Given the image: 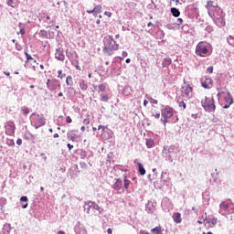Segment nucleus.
Listing matches in <instances>:
<instances>
[{"instance_id": "393cba45", "label": "nucleus", "mask_w": 234, "mask_h": 234, "mask_svg": "<svg viewBox=\"0 0 234 234\" xmlns=\"http://www.w3.org/2000/svg\"><path fill=\"white\" fill-rule=\"evenodd\" d=\"M172 218L176 224H180L182 222V214L176 212L173 214Z\"/></svg>"}, {"instance_id": "13d9d810", "label": "nucleus", "mask_w": 234, "mask_h": 234, "mask_svg": "<svg viewBox=\"0 0 234 234\" xmlns=\"http://www.w3.org/2000/svg\"><path fill=\"white\" fill-rule=\"evenodd\" d=\"M66 122H67L68 123H70V122H72V118H70V116H67V117H66Z\"/></svg>"}, {"instance_id": "603ef678", "label": "nucleus", "mask_w": 234, "mask_h": 234, "mask_svg": "<svg viewBox=\"0 0 234 234\" xmlns=\"http://www.w3.org/2000/svg\"><path fill=\"white\" fill-rule=\"evenodd\" d=\"M207 72H208V74H213V66L208 67Z\"/></svg>"}, {"instance_id": "1a4fd4ad", "label": "nucleus", "mask_w": 234, "mask_h": 234, "mask_svg": "<svg viewBox=\"0 0 234 234\" xmlns=\"http://www.w3.org/2000/svg\"><path fill=\"white\" fill-rule=\"evenodd\" d=\"M107 90V83H101L98 85V93L100 94L101 101H109V95L103 93Z\"/></svg>"}, {"instance_id": "412c9836", "label": "nucleus", "mask_w": 234, "mask_h": 234, "mask_svg": "<svg viewBox=\"0 0 234 234\" xmlns=\"http://www.w3.org/2000/svg\"><path fill=\"white\" fill-rule=\"evenodd\" d=\"M102 7L101 5H96L92 10H87V14H92L94 17H98V14H101Z\"/></svg>"}, {"instance_id": "f3484780", "label": "nucleus", "mask_w": 234, "mask_h": 234, "mask_svg": "<svg viewBox=\"0 0 234 234\" xmlns=\"http://www.w3.org/2000/svg\"><path fill=\"white\" fill-rule=\"evenodd\" d=\"M76 133H78V131L76 130L68 131L67 133L68 140H70L71 142H77V140L80 138V135Z\"/></svg>"}, {"instance_id": "864d4df0", "label": "nucleus", "mask_w": 234, "mask_h": 234, "mask_svg": "<svg viewBox=\"0 0 234 234\" xmlns=\"http://www.w3.org/2000/svg\"><path fill=\"white\" fill-rule=\"evenodd\" d=\"M104 16H107L108 17H112V13H111L109 11H105Z\"/></svg>"}, {"instance_id": "cd10ccee", "label": "nucleus", "mask_w": 234, "mask_h": 234, "mask_svg": "<svg viewBox=\"0 0 234 234\" xmlns=\"http://www.w3.org/2000/svg\"><path fill=\"white\" fill-rule=\"evenodd\" d=\"M7 6L11 8H17L19 6V0H6Z\"/></svg>"}, {"instance_id": "37998d69", "label": "nucleus", "mask_w": 234, "mask_h": 234, "mask_svg": "<svg viewBox=\"0 0 234 234\" xmlns=\"http://www.w3.org/2000/svg\"><path fill=\"white\" fill-rule=\"evenodd\" d=\"M0 206L1 207H5V206H6V198L5 197L0 198Z\"/></svg>"}, {"instance_id": "e2e57ef3", "label": "nucleus", "mask_w": 234, "mask_h": 234, "mask_svg": "<svg viewBox=\"0 0 234 234\" xmlns=\"http://www.w3.org/2000/svg\"><path fill=\"white\" fill-rule=\"evenodd\" d=\"M7 144L8 145H15L14 140H9Z\"/></svg>"}, {"instance_id": "5fc2aeb1", "label": "nucleus", "mask_w": 234, "mask_h": 234, "mask_svg": "<svg viewBox=\"0 0 234 234\" xmlns=\"http://www.w3.org/2000/svg\"><path fill=\"white\" fill-rule=\"evenodd\" d=\"M67 147H68L69 151H72V149H74V145H72L70 144H68Z\"/></svg>"}, {"instance_id": "680f3d73", "label": "nucleus", "mask_w": 234, "mask_h": 234, "mask_svg": "<svg viewBox=\"0 0 234 234\" xmlns=\"http://www.w3.org/2000/svg\"><path fill=\"white\" fill-rule=\"evenodd\" d=\"M149 104V100H144V107H147V105Z\"/></svg>"}, {"instance_id": "473e14b6", "label": "nucleus", "mask_w": 234, "mask_h": 234, "mask_svg": "<svg viewBox=\"0 0 234 234\" xmlns=\"http://www.w3.org/2000/svg\"><path fill=\"white\" fill-rule=\"evenodd\" d=\"M69 61H71V64L77 70H81V67H80V60L78 58H73Z\"/></svg>"}, {"instance_id": "aec40b11", "label": "nucleus", "mask_w": 234, "mask_h": 234, "mask_svg": "<svg viewBox=\"0 0 234 234\" xmlns=\"http://www.w3.org/2000/svg\"><path fill=\"white\" fill-rule=\"evenodd\" d=\"M75 232L77 234H87V229L80 222H78L75 226Z\"/></svg>"}, {"instance_id": "a19ab883", "label": "nucleus", "mask_w": 234, "mask_h": 234, "mask_svg": "<svg viewBox=\"0 0 234 234\" xmlns=\"http://www.w3.org/2000/svg\"><path fill=\"white\" fill-rule=\"evenodd\" d=\"M79 154L81 160H85V158H87V151L85 150H80Z\"/></svg>"}, {"instance_id": "8fccbe9b", "label": "nucleus", "mask_w": 234, "mask_h": 234, "mask_svg": "<svg viewBox=\"0 0 234 234\" xmlns=\"http://www.w3.org/2000/svg\"><path fill=\"white\" fill-rule=\"evenodd\" d=\"M152 116L155 118V120H160V112L153 113Z\"/></svg>"}, {"instance_id": "7c9ffc66", "label": "nucleus", "mask_w": 234, "mask_h": 234, "mask_svg": "<svg viewBox=\"0 0 234 234\" xmlns=\"http://www.w3.org/2000/svg\"><path fill=\"white\" fill-rule=\"evenodd\" d=\"M176 101H177L178 106L180 107V109H182V111H186V101L184 99L178 97L176 99Z\"/></svg>"}, {"instance_id": "f8f14e48", "label": "nucleus", "mask_w": 234, "mask_h": 234, "mask_svg": "<svg viewBox=\"0 0 234 234\" xmlns=\"http://www.w3.org/2000/svg\"><path fill=\"white\" fill-rule=\"evenodd\" d=\"M112 188L114 189V191H117V193H124L125 190L123 189V181L120 178H114L113 179V185Z\"/></svg>"}, {"instance_id": "c9c22d12", "label": "nucleus", "mask_w": 234, "mask_h": 234, "mask_svg": "<svg viewBox=\"0 0 234 234\" xmlns=\"http://www.w3.org/2000/svg\"><path fill=\"white\" fill-rule=\"evenodd\" d=\"M154 140L153 139H146V147L148 149H153V147H154Z\"/></svg>"}, {"instance_id": "052dcab7", "label": "nucleus", "mask_w": 234, "mask_h": 234, "mask_svg": "<svg viewBox=\"0 0 234 234\" xmlns=\"http://www.w3.org/2000/svg\"><path fill=\"white\" fill-rule=\"evenodd\" d=\"M16 144H17V145H22L23 140L22 139H17Z\"/></svg>"}, {"instance_id": "20e7f679", "label": "nucleus", "mask_w": 234, "mask_h": 234, "mask_svg": "<svg viewBox=\"0 0 234 234\" xmlns=\"http://www.w3.org/2000/svg\"><path fill=\"white\" fill-rule=\"evenodd\" d=\"M118 44L116 40L112 37V36H108L104 38V52L108 54V56H112L116 50H118Z\"/></svg>"}, {"instance_id": "3c124183", "label": "nucleus", "mask_w": 234, "mask_h": 234, "mask_svg": "<svg viewBox=\"0 0 234 234\" xmlns=\"http://www.w3.org/2000/svg\"><path fill=\"white\" fill-rule=\"evenodd\" d=\"M182 23H184V20L182 18H177L176 25H178V27H180V25H182Z\"/></svg>"}, {"instance_id": "bb28decb", "label": "nucleus", "mask_w": 234, "mask_h": 234, "mask_svg": "<svg viewBox=\"0 0 234 234\" xmlns=\"http://www.w3.org/2000/svg\"><path fill=\"white\" fill-rule=\"evenodd\" d=\"M66 85L69 87L68 88V90H72V85H74V80L72 79V76L69 75L67 78H66Z\"/></svg>"}, {"instance_id": "a878e982", "label": "nucleus", "mask_w": 234, "mask_h": 234, "mask_svg": "<svg viewBox=\"0 0 234 234\" xmlns=\"http://www.w3.org/2000/svg\"><path fill=\"white\" fill-rule=\"evenodd\" d=\"M20 204L23 209H27L28 207V197L27 196L21 197Z\"/></svg>"}, {"instance_id": "4468645a", "label": "nucleus", "mask_w": 234, "mask_h": 234, "mask_svg": "<svg viewBox=\"0 0 234 234\" xmlns=\"http://www.w3.org/2000/svg\"><path fill=\"white\" fill-rule=\"evenodd\" d=\"M217 222H218V219L214 216H209L204 219V224L207 228H215V226H217Z\"/></svg>"}, {"instance_id": "4be33fe9", "label": "nucleus", "mask_w": 234, "mask_h": 234, "mask_svg": "<svg viewBox=\"0 0 234 234\" xmlns=\"http://www.w3.org/2000/svg\"><path fill=\"white\" fill-rule=\"evenodd\" d=\"M78 85H79L80 90L85 91L89 89V83H87V80H85L83 79L79 80Z\"/></svg>"}, {"instance_id": "f03ea898", "label": "nucleus", "mask_w": 234, "mask_h": 234, "mask_svg": "<svg viewBox=\"0 0 234 234\" xmlns=\"http://www.w3.org/2000/svg\"><path fill=\"white\" fill-rule=\"evenodd\" d=\"M176 122H178V116L175 109L165 106L161 110V122L165 127L167 123H176Z\"/></svg>"}, {"instance_id": "4d7b16f0", "label": "nucleus", "mask_w": 234, "mask_h": 234, "mask_svg": "<svg viewBox=\"0 0 234 234\" xmlns=\"http://www.w3.org/2000/svg\"><path fill=\"white\" fill-rule=\"evenodd\" d=\"M101 129H102V131H105L107 129V126L99 125L98 131H100Z\"/></svg>"}, {"instance_id": "a18cd8bd", "label": "nucleus", "mask_w": 234, "mask_h": 234, "mask_svg": "<svg viewBox=\"0 0 234 234\" xmlns=\"http://www.w3.org/2000/svg\"><path fill=\"white\" fill-rule=\"evenodd\" d=\"M157 34H158L160 39L164 38L165 36V33H164V30H159V31L157 32Z\"/></svg>"}, {"instance_id": "7ed1b4c3", "label": "nucleus", "mask_w": 234, "mask_h": 234, "mask_svg": "<svg viewBox=\"0 0 234 234\" xmlns=\"http://www.w3.org/2000/svg\"><path fill=\"white\" fill-rule=\"evenodd\" d=\"M213 54V46L207 41H200L196 46V55L199 58H209Z\"/></svg>"}, {"instance_id": "ddd939ff", "label": "nucleus", "mask_w": 234, "mask_h": 234, "mask_svg": "<svg viewBox=\"0 0 234 234\" xmlns=\"http://www.w3.org/2000/svg\"><path fill=\"white\" fill-rule=\"evenodd\" d=\"M5 134L8 136H14V134H16V124L12 121L5 122Z\"/></svg>"}, {"instance_id": "09e8293b", "label": "nucleus", "mask_w": 234, "mask_h": 234, "mask_svg": "<svg viewBox=\"0 0 234 234\" xmlns=\"http://www.w3.org/2000/svg\"><path fill=\"white\" fill-rule=\"evenodd\" d=\"M89 123H90V119H89V117H87L86 119L83 120V124L89 125Z\"/></svg>"}, {"instance_id": "ea45409f", "label": "nucleus", "mask_w": 234, "mask_h": 234, "mask_svg": "<svg viewBox=\"0 0 234 234\" xmlns=\"http://www.w3.org/2000/svg\"><path fill=\"white\" fill-rule=\"evenodd\" d=\"M67 77V74L63 73V70L59 69L58 70V78L59 80H63Z\"/></svg>"}, {"instance_id": "774afa93", "label": "nucleus", "mask_w": 234, "mask_h": 234, "mask_svg": "<svg viewBox=\"0 0 234 234\" xmlns=\"http://www.w3.org/2000/svg\"><path fill=\"white\" fill-rule=\"evenodd\" d=\"M57 234H66V233L63 230H59Z\"/></svg>"}, {"instance_id": "0eeeda50", "label": "nucleus", "mask_w": 234, "mask_h": 234, "mask_svg": "<svg viewBox=\"0 0 234 234\" xmlns=\"http://www.w3.org/2000/svg\"><path fill=\"white\" fill-rule=\"evenodd\" d=\"M30 122L31 125L35 127V129H39V127H43V125L47 123L45 117L37 113H32L30 115Z\"/></svg>"}, {"instance_id": "b1692460", "label": "nucleus", "mask_w": 234, "mask_h": 234, "mask_svg": "<svg viewBox=\"0 0 234 234\" xmlns=\"http://www.w3.org/2000/svg\"><path fill=\"white\" fill-rule=\"evenodd\" d=\"M133 164H136V165H138L139 175H141V176H144V175H145V168L144 167V165H142V163L138 162L137 159H135L133 161Z\"/></svg>"}, {"instance_id": "f704fd0d", "label": "nucleus", "mask_w": 234, "mask_h": 234, "mask_svg": "<svg viewBox=\"0 0 234 234\" xmlns=\"http://www.w3.org/2000/svg\"><path fill=\"white\" fill-rule=\"evenodd\" d=\"M145 99L148 100V101H150V103H152L153 105H158V101L151 97L149 94L145 95Z\"/></svg>"}, {"instance_id": "9b49d317", "label": "nucleus", "mask_w": 234, "mask_h": 234, "mask_svg": "<svg viewBox=\"0 0 234 234\" xmlns=\"http://www.w3.org/2000/svg\"><path fill=\"white\" fill-rule=\"evenodd\" d=\"M90 209H95V211H100V206L93 201H86L84 203V212L89 215Z\"/></svg>"}, {"instance_id": "6e6d98bb", "label": "nucleus", "mask_w": 234, "mask_h": 234, "mask_svg": "<svg viewBox=\"0 0 234 234\" xmlns=\"http://www.w3.org/2000/svg\"><path fill=\"white\" fill-rule=\"evenodd\" d=\"M23 112L24 114H28V112H30V110L28 108H24Z\"/></svg>"}, {"instance_id": "58836bf2", "label": "nucleus", "mask_w": 234, "mask_h": 234, "mask_svg": "<svg viewBox=\"0 0 234 234\" xmlns=\"http://www.w3.org/2000/svg\"><path fill=\"white\" fill-rule=\"evenodd\" d=\"M151 232L154 233V234H164L162 232V228L161 227H155V228L152 229Z\"/></svg>"}, {"instance_id": "c03bdc74", "label": "nucleus", "mask_w": 234, "mask_h": 234, "mask_svg": "<svg viewBox=\"0 0 234 234\" xmlns=\"http://www.w3.org/2000/svg\"><path fill=\"white\" fill-rule=\"evenodd\" d=\"M48 36V33H47V30H40L39 32V37H47Z\"/></svg>"}, {"instance_id": "bf43d9fd", "label": "nucleus", "mask_w": 234, "mask_h": 234, "mask_svg": "<svg viewBox=\"0 0 234 234\" xmlns=\"http://www.w3.org/2000/svg\"><path fill=\"white\" fill-rule=\"evenodd\" d=\"M16 50L19 51V50H21L23 48L21 47V45L16 43Z\"/></svg>"}, {"instance_id": "6ab92c4d", "label": "nucleus", "mask_w": 234, "mask_h": 234, "mask_svg": "<svg viewBox=\"0 0 234 234\" xmlns=\"http://www.w3.org/2000/svg\"><path fill=\"white\" fill-rule=\"evenodd\" d=\"M55 58L58 61H65V53L63 51V48H58L56 49Z\"/></svg>"}, {"instance_id": "39448f33", "label": "nucleus", "mask_w": 234, "mask_h": 234, "mask_svg": "<svg viewBox=\"0 0 234 234\" xmlns=\"http://www.w3.org/2000/svg\"><path fill=\"white\" fill-rule=\"evenodd\" d=\"M233 202L230 199H227L219 204L218 213L219 215L226 217V215H231V213H233Z\"/></svg>"}, {"instance_id": "6e6552de", "label": "nucleus", "mask_w": 234, "mask_h": 234, "mask_svg": "<svg viewBox=\"0 0 234 234\" xmlns=\"http://www.w3.org/2000/svg\"><path fill=\"white\" fill-rule=\"evenodd\" d=\"M193 87H190L188 84H185L181 88V98L185 101H187L188 100H191L193 98Z\"/></svg>"}, {"instance_id": "c85d7f7f", "label": "nucleus", "mask_w": 234, "mask_h": 234, "mask_svg": "<svg viewBox=\"0 0 234 234\" xmlns=\"http://www.w3.org/2000/svg\"><path fill=\"white\" fill-rule=\"evenodd\" d=\"M173 63L171 58H165L162 62L163 69H169V66Z\"/></svg>"}, {"instance_id": "338daca9", "label": "nucleus", "mask_w": 234, "mask_h": 234, "mask_svg": "<svg viewBox=\"0 0 234 234\" xmlns=\"http://www.w3.org/2000/svg\"><path fill=\"white\" fill-rule=\"evenodd\" d=\"M4 74H5V76H10V72H8V71H4Z\"/></svg>"}, {"instance_id": "2eb2a0df", "label": "nucleus", "mask_w": 234, "mask_h": 234, "mask_svg": "<svg viewBox=\"0 0 234 234\" xmlns=\"http://www.w3.org/2000/svg\"><path fill=\"white\" fill-rule=\"evenodd\" d=\"M223 101L226 103L225 105H223V109H229V107H231V105H233L234 103L233 96H231V93L229 92L224 95Z\"/></svg>"}, {"instance_id": "dca6fc26", "label": "nucleus", "mask_w": 234, "mask_h": 234, "mask_svg": "<svg viewBox=\"0 0 234 234\" xmlns=\"http://www.w3.org/2000/svg\"><path fill=\"white\" fill-rule=\"evenodd\" d=\"M201 86L204 89H211V87H213V80H211L209 77L201 79Z\"/></svg>"}, {"instance_id": "9d476101", "label": "nucleus", "mask_w": 234, "mask_h": 234, "mask_svg": "<svg viewBox=\"0 0 234 234\" xmlns=\"http://www.w3.org/2000/svg\"><path fill=\"white\" fill-rule=\"evenodd\" d=\"M46 85L48 90H56L57 89H61V82L58 79H48Z\"/></svg>"}, {"instance_id": "f257e3e1", "label": "nucleus", "mask_w": 234, "mask_h": 234, "mask_svg": "<svg viewBox=\"0 0 234 234\" xmlns=\"http://www.w3.org/2000/svg\"><path fill=\"white\" fill-rule=\"evenodd\" d=\"M206 8L209 17H211L217 27H219V28L226 27V13L218 6V4L209 0L207 2Z\"/></svg>"}, {"instance_id": "a211bd4d", "label": "nucleus", "mask_w": 234, "mask_h": 234, "mask_svg": "<svg viewBox=\"0 0 234 234\" xmlns=\"http://www.w3.org/2000/svg\"><path fill=\"white\" fill-rule=\"evenodd\" d=\"M156 210V202L154 201H148L145 205V211L148 213H154Z\"/></svg>"}, {"instance_id": "0e129e2a", "label": "nucleus", "mask_w": 234, "mask_h": 234, "mask_svg": "<svg viewBox=\"0 0 234 234\" xmlns=\"http://www.w3.org/2000/svg\"><path fill=\"white\" fill-rule=\"evenodd\" d=\"M128 56H129V54L127 53V51H122L123 58H127Z\"/></svg>"}, {"instance_id": "79ce46f5", "label": "nucleus", "mask_w": 234, "mask_h": 234, "mask_svg": "<svg viewBox=\"0 0 234 234\" xmlns=\"http://www.w3.org/2000/svg\"><path fill=\"white\" fill-rule=\"evenodd\" d=\"M165 176H167V173L162 172V174H161V181L162 182H167L168 177H165Z\"/></svg>"}, {"instance_id": "de8ad7c7", "label": "nucleus", "mask_w": 234, "mask_h": 234, "mask_svg": "<svg viewBox=\"0 0 234 234\" xmlns=\"http://www.w3.org/2000/svg\"><path fill=\"white\" fill-rule=\"evenodd\" d=\"M25 55L27 57V61H30V59H34V58H32V56L30 54H28L27 52H25Z\"/></svg>"}, {"instance_id": "423d86ee", "label": "nucleus", "mask_w": 234, "mask_h": 234, "mask_svg": "<svg viewBox=\"0 0 234 234\" xmlns=\"http://www.w3.org/2000/svg\"><path fill=\"white\" fill-rule=\"evenodd\" d=\"M201 106L206 112H215L217 106L215 105V99L213 97H205L201 100Z\"/></svg>"}, {"instance_id": "4c0bfd02", "label": "nucleus", "mask_w": 234, "mask_h": 234, "mask_svg": "<svg viewBox=\"0 0 234 234\" xmlns=\"http://www.w3.org/2000/svg\"><path fill=\"white\" fill-rule=\"evenodd\" d=\"M123 182H124V189L127 191L129 189V186H131V181L127 179V176H123Z\"/></svg>"}, {"instance_id": "2f4dec72", "label": "nucleus", "mask_w": 234, "mask_h": 234, "mask_svg": "<svg viewBox=\"0 0 234 234\" xmlns=\"http://www.w3.org/2000/svg\"><path fill=\"white\" fill-rule=\"evenodd\" d=\"M2 231L4 234H10V231H12V226L8 223H5L2 229Z\"/></svg>"}, {"instance_id": "49530a36", "label": "nucleus", "mask_w": 234, "mask_h": 234, "mask_svg": "<svg viewBox=\"0 0 234 234\" xmlns=\"http://www.w3.org/2000/svg\"><path fill=\"white\" fill-rule=\"evenodd\" d=\"M206 31L208 32V34H211V32H213V27L212 26H207L206 27Z\"/></svg>"}, {"instance_id": "e433bc0d", "label": "nucleus", "mask_w": 234, "mask_h": 234, "mask_svg": "<svg viewBox=\"0 0 234 234\" xmlns=\"http://www.w3.org/2000/svg\"><path fill=\"white\" fill-rule=\"evenodd\" d=\"M171 14L174 16V17H179L180 16V10H178L176 7L171 8Z\"/></svg>"}, {"instance_id": "c756f323", "label": "nucleus", "mask_w": 234, "mask_h": 234, "mask_svg": "<svg viewBox=\"0 0 234 234\" xmlns=\"http://www.w3.org/2000/svg\"><path fill=\"white\" fill-rule=\"evenodd\" d=\"M177 153H178V148H176V146L171 145L168 148V154H169L170 158L175 156Z\"/></svg>"}, {"instance_id": "69168bd1", "label": "nucleus", "mask_w": 234, "mask_h": 234, "mask_svg": "<svg viewBox=\"0 0 234 234\" xmlns=\"http://www.w3.org/2000/svg\"><path fill=\"white\" fill-rule=\"evenodd\" d=\"M107 233H108V234H112V229H107Z\"/></svg>"}, {"instance_id": "72a5a7b5", "label": "nucleus", "mask_w": 234, "mask_h": 234, "mask_svg": "<svg viewBox=\"0 0 234 234\" xmlns=\"http://www.w3.org/2000/svg\"><path fill=\"white\" fill-rule=\"evenodd\" d=\"M25 24L23 23H19L18 24V27L20 28V31L17 32V35L21 34L22 36H25V34H27V31L25 30Z\"/></svg>"}, {"instance_id": "5701e85b", "label": "nucleus", "mask_w": 234, "mask_h": 234, "mask_svg": "<svg viewBox=\"0 0 234 234\" xmlns=\"http://www.w3.org/2000/svg\"><path fill=\"white\" fill-rule=\"evenodd\" d=\"M66 56L69 58V61L72 59H78L79 58L78 53L75 50H67Z\"/></svg>"}]
</instances>
